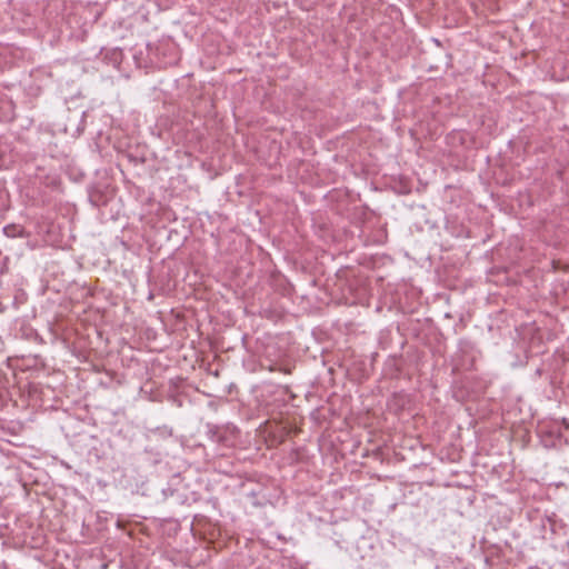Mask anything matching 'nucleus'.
Instances as JSON below:
<instances>
[{
    "label": "nucleus",
    "mask_w": 569,
    "mask_h": 569,
    "mask_svg": "<svg viewBox=\"0 0 569 569\" xmlns=\"http://www.w3.org/2000/svg\"><path fill=\"white\" fill-rule=\"evenodd\" d=\"M221 436H224L227 438L226 442H221V445L226 447L233 446L237 436H238V428L232 423L221 425Z\"/></svg>",
    "instance_id": "f257e3e1"
},
{
    "label": "nucleus",
    "mask_w": 569,
    "mask_h": 569,
    "mask_svg": "<svg viewBox=\"0 0 569 569\" xmlns=\"http://www.w3.org/2000/svg\"><path fill=\"white\" fill-rule=\"evenodd\" d=\"M207 435L208 437L217 443L226 442L227 438L224 436H221V427L220 425H213V423H207Z\"/></svg>",
    "instance_id": "f03ea898"
},
{
    "label": "nucleus",
    "mask_w": 569,
    "mask_h": 569,
    "mask_svg": "<svg viewBox=\"0 0 569 569\" xmlns=\"http://www.w3.org/2000/svg\"><path fill=\"white\" fill-rule=\"evenodd\" d=\"M2 233L9 238H14L17 236L22 237L24 234V229L19 224H9L2 228Z\"/></svg>",
    "instance_id": "7ed1b4c3"
},
{
    "label": "nucleus",
    "mask_w": 569,
    "mask_h": 569,
    "mask_svg": "<svg viewBox=\"0 0 569 569\" xmlns=\"http://www.w3.org/2000/svg\"><path fill=\"white\" fill-rule=\"evenodd\" d=\"M23 429V426L20 423V422H17L12 426V428H8L7 431L10 432L12 436H18L21 430ZM6 432V428L2 426V433ZM2 442H8L10 445H14V446H20L21 443L17 442V441H12L10 439H6L3 436H2Z\"/></svg>",
    "instance_id": "20e7f679"
},
{
    "label": "nucleus",
    "mask_w": 569,
    "mask_h": 569,
    "mask_svg": "<svg viewBox=\"0 0 569 569\" xmlns=\"http://www.w3.org/2000/svg\"><path fill=\"white\" fill-rule=\"evenodd\" d=\"M110 60L116 66L119 64L122 61V50L120 49H113L110 52Z\"/></svg>",
    "instance_id": "39448f33"
},
{
    "label": "nucleus",
    "mask_w": 569,
    "mask_h": 569,
    "mask_svg": "<svg viewBox=\"0 0 569 569\" xmlns=\"http://www.w3.org/2000/svg\"><path fill=\"white\" fill-rule=\"evenodd\" d=\"M7 369H8L9 373H10L11 378L14 381L16 378H17V373H16V370H14L12 363H11V359H8V361H7Z\"/></svg>",
    "instance_id": "423d86ee"
},
{
    "label": "nucleus",
    "mask_w": 569,
    "mask_h": 569,
    "mask_svg": "<svg viewBox=\"0 0 569 569\" xmlns=\"http://www.w3.org/2000/svg\"><path fill=\"white\" fill-rule=\"evenodd\" d=\"M7 385H10V377L9 373L2 370V390L7 388Z\"/></svg>",
    "instance_id": "0eeeda50"
},
{
    "label": "nucleus",
    "mask_w": 569,
    "mask_h": 569,
    "mask_svg": "<svg viewBox=\"0 0 569 569\" xmlns=\"http://www.w3.org/2000/svg\"><path fill=\"white\" fill-rule=\"evenodd\" d=\"M9 530V525H2V533H1V537H2V545H9L10 541L4 539L6 536H7V531Z\"/></svg>",
    "instance_id": "6e6552de"
},
{
    "label": "nucleus",
    "mask_w": 569,
    "mask_h": 569,
    "mask_svg": "<svg viewBox=\"0 0 569 569\" xmlns=\"http://www.w3.org/2000/svg\"><path fill=\"white\" fill-rule=\"evenodd\" d=\"M17 469H18V467L14 463L6 466V470L8 472H11L12 475H16Z\"/></svg>",
    "instance_id": "1a4fd4ad"
},
{
    "label": "nucleus",
    "mask_w": 569,
    "mask_h": 569,
    "mask_svg": "<svg viewBox=\"0 0 569 569\" xmlns=\"http://www.w3.org/2000/svg\"><path fill=\"white\" fill-rule=\"evenodd\" d=\"M478 4H479L478 2H471V6L473 7V10H475L476 12H477V10H478V8H479V6H478Z\"/></svg>",
    "instance_id": "9d476101"
},
{
    "label": "nucleus",
    "mask_w": 569,
    "mask_h": 569,
    "mask_svg": "<svg viewBox=\"0 0 569 569\" xmlns=\"http://www.w3.org/2000/svg\"><path fill=\"white\" fill-rule=\"evenodd\" d=\"M1 452H2V456H3V455L9 456V452H7V451H6V449H4L3 447H2V449H1Z\"/></svg>",
    "instance_id": "9b49d317"
},
{
    "label": "nucleus",
    "mask_w": 569,
    "mask_h": 569,
    "mask_svg": "<svg viewBox=\"0 0 569 569\" xmlns=\"http://www.w3.org/2000/svg\"><path fill=\"white\" fill-rule=\"evenodd\" d=\"M301 8L305 9V10H310V7H307V6H303Z\"/></svg>",
    "instance_id": "f8f14e48"
}]
</instances>
